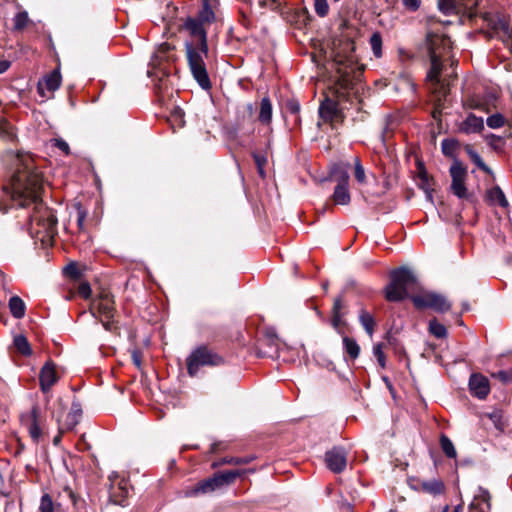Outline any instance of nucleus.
I'll return each mask as SVG.
<instances>
[{"instance_id":"1","label":"nucleus","mask_w":512,"mask_h":512,"mask_svg":"<svg viewBox=\"0 0 512 512\" xmlns=\"http://www.w3.org/2000/svg\"><path fill=\"white\" fill-rule=\"evenodd\" d=\"M16 162L17 171L12 176L10 187H4V191L19 207L34 205V211L30 215L29 233L43 245H50L57 234V218L40 198L42 176L34 169L30 156L17 154Z\"/></svg>"},{"instance_id":"2","label":"nucleus","mask_w":512,"mask_h":512,"mask_svg":"<svg viewBox=\"0 0 512 512\" xmlns=\"http://www.w3.org/2000/svg\"><path fill=\"white\" fill-rule=\"evenodd\" d=\"M184 29L194 38V40L185 43L189 69L199 86L208 90L211 88V81L204 61V58L208 56L205 25L196 18L189 17L184 23Z\"/></svg>"},{"instance_id":"3","label":"nucleus","mask_w":512,"mask_h":512,"mask_svg":"<svg viewBox=\"0 0 512 512\" xmlns=\"http://www.w3.org/2000/svg\"><path fill=\"white\" fill-rule=\"evenodd\" d=\"M391 281L385 288V297L390 302H399L408 297L409 290L417 285L414 273L405 267L391 272Z\"/></svg>"},{"instance_id":"4","label":"nucleus","mask_w":512,"mask_h":512,"mask_svg":"<svg viewBox=\"0 0 512 512\" xmlns=\"http://www.w3.org/2000/svg\"><path fill=\"white\" fill-rule=\"evenodd\" d=\"M89 310L94 318L99 319L105 330L110 332L116 330L114 321L116 310L113 296L109 292H101L100 295L92 301Z\"/></svg>"},{"instance_id":"5","label":"nucleus","mask_w":512,"mask_h":512,"mask_svg":"<svg viewBox=\"0 0 512 512\" xmlns=\"http://www.w3.org/2000/svg\"><path fill=\"white\" fill-rule=\"evenodd\" d=\"M241 475L239 470L215 473L213 476L198 482L188 493L191 496L208 494L231 485Z\"/></svg>"},{"instance_id":"6","label":"nucleus","mask_w":512,"mask_h":512,"mask_svg":"<svg viewBox=\"0 0 512 512\" xmlns=\"http://www.w3.org/2000/svg\"><path fill=\"white\" fill-rule=\"evenodd\" d=\"M223 363V357L206 346H199L186 359L187 371L190 376H195L201 367H215Z\"/></svg>"},{"instance_id":"7","label":"nucleus","mask_w":512,"mask_h":512,"mask_svg":"<svg viewBox=\"0 0 512 512\" xmlns=\"http://www.w3.org/2000/svg\"><path fill=\"white\" fill-rule=\"evenodd\" d=\"M22 426L27 430L34 443H39L42 439L46 427V417L39 406L34 405L30 411L22 413L20 416Z\"/></svg>"},{"instance_id":"8","label":"nucleus","mask_w":512,"mask_h":512,"mask_svg":"<svg viewBox=\"0 0 512 512\" xmlns=\"http://www.w3.org/2000/svg\"><path fill=\"white\" fill-rule=\"evenodd\" d=\"M411 300L418 309L429 308L436 312L443 313L449 311L451 308L450 302L444 295L432 291H424L420 294L413 295Z\"/></svg>"},{"instance_id":"9","label":"nucleus","mask_w":512,"mask_h":512,"mask_svg":"<svg viewBox=\"0 0 512 512\" xmlns=\"http://www.w3.org/2000/svg\"><path fill=\"white\" fill-rule=\"evenodd\" d=\"M332 175L336 181V186L332 194V200L336 205H348L351 201L349 192V174L346 169L335 167Z\"/></svg>"},{"instance_id":"10","label":"nucleus","mask_w":512,"mask_h":512,"mask_svg":"<svg viewBox=\"0 0 512 512\" xmlns=\"http://www.w3.org/2000/svg\"><path fill=\"white\" fill-rule=\"evenodd\" d=\"M451 191L460 199L468 198L465 181L467 178V168L457 159H455L450 167Z\"/></svg>"},{"instance_id":"11","label":"nucleus","mask_w":512,"mask_h":512,"mask_svg":"<svg viewBox=\"0 0 512 512\" xmlns=\"http://www.w3.org/2000/svg\"><path fill=\"white\" fill-rule=\"evenodd\" d=\"M348 452L339 446H335L325 453V463L329 470L334 473H341L346 469Z\"/></svg>"},{"instance_id":"12","label":"nucleus","mask_w":512,"mask_h":512,"mask_svg":"<svg viewBox=\"0 0 512 512\" xmlns=\"http://www.w3.org/2000/svg\"><path fill=\"white\" fill-rule=\"evenodd\" d=\"M440 58L441 57L435 54L430 56L431 67L427 73V80L432 83L435 91L439 90V92H441L443 95H446L448 93V88L440 80L442 71V63Z\"/></svg>"},{"instance_id":"13","label":"nucleus","mask_w":512,"mask_h":512,"mask_svg":"<svg viewBox=\"0 0 512 512\" xmlns=\"http://www.w3.org/2000/svg\"><path fill=\"white\" fill-rule=\"evenodd\" d=\"M58 379L55 364L52 361H47L41 368L39 374L41 391L43 393L49 392L52 386L57 383Z\"/></svg>"},{"instance_id":"14","label":"nucleus","mask_w":512,"mask_h":512,"mask_svg":"<svg viewBox=\"0 0 512 512\" xmlns=\"http://www.w3.org/2000/svg\"><path fill=\"white\" fill-rule=\"evenodd\" d=\"M427 47L429 56L432 54L438 55L441 57L442 52L451 48V41L449 37L445 35L428 33L427 34Z\"/></svg>"},{"instance_id":"15","label":"nucleus","mask_w":512,"mask_h":512,"mask_svg":"<svg viewBox=\"0 0 512 512\" xmlns=\"http://www.w3.org/2000/svg\"><path fill=\"white\" fill-rule=\"evenodd\" d=\"M319 115L325 122H338L342 120V113L336 101L326 98L319 107Z\"/></svg>"},{"instance_id":"16","label":"nucleus","mask_w":512,"mask_h":512,"mask_svg":"<svg viewBox=\"0 0 512 512\" xmlns=\"http://www.w3.org/2000/svg\"><path fill=\"white\" fill-rule=\"evenodd\" d=\"M469 389L472 395L483 400L490 392L489 381L481 374H472L469 379Z\"/></svg>"},{"instance_id":"17","label":"nucleus","mask_w":512,"mask_h":512,"mask_svg":"<svg viewBox=\"0 0 512 512\" xmlns=\"http://www.w3.org/2000/svg\"><path fill=\"white\" fill-rule=\"evenodd\" d=\"M490 510L491 495L487 489L479 486L469 505V512H490Z\"/></svg>"},{"instance_id":"18","label":"nucleus","mask_w":512,"mask_h":512,"mask_svg":"<svg viewBox=\"0 0 512 512\" xmlns=\"http://www.w3.org/2000/svg\"><path fill=\"white\" fill-rule=\"evenodd\" d=\"M61 73L59 69H55L49 75L45 76L42 81L38 83V92L41 96H45V90L54 93L61 85Z\"/></svg>"},{"instance_id":"19","label":"nucleus","mask_w":512,"mask_h":512,"mask_svg":"<svg viewBox=\"0 0 512 512\" xmlns=\"http://www.w3.org/2000/svg\"><path fill=\"white\" fill-rule=\"evenodd\" d=\"M81 416V404L78 401H73L64 423L61 424L59 428L60 432L62 433L64 430H72L79 423Z\"/></svg>"},{"instance_id":"20","label":"nucleus","mask_w":512,"mask_h":512,"mask_svg":"<svg viewBox=\"0 0 512 512\" xmlns=\"http://www.w3.org/2000/svg\"><path fill=\"white\" fill-rule=\"evenodd\" d=\"M484 128V122L482 117H478L474 114H469L467 118L461 123L460 131L471 134L478 133Z\"/></svg>"},{"instance_id":"21","label":"nucleus","mask_w":512,"mask_h":512,"mask_svg":"<svg viewBox=\"0 0 512 512\" xmlns=\"http://www.w3.org/2000/svg\"><path fill=\"white\" fill-rule=\"evenodd\" d=\"M486 200L491 205L498 204L503 208H507L509 205L504 192L499 186H494L486 192Z\"/></svg>"},{"instance_id":"22","label":"nucleus","mask_w":512,"mask_h":512,"mask_svg":"<svg viewBox=\"0 0 512 512\" xmlns=\"http://www.w3.org/2000/svg\"><path fill=\"white\" fill-rule=\"evenodd\" d=\"M173 49L174 48L169 43H162L154 52L150 66L155 68L162 61H168L171 58L170 52H172Z\"/></svg>"},{"instance_id":"23","label":"nucleus","mask_w":512,"mask_h":512,"mask_svg":"<svg viewBox=\"0 0 512 512\" xmlns=\"http://www.w3.org/2000/svg\"><path fill=\"white\" fill-rule=\"evenodd\" d=\"M128 495V489L126 483L121 481L118 487H112L110 492V501L116 505L126 506V497Z\"/></svg>"},{"instance_id":"24","label":"nucleus","mask_w":512,"mask_h":512,"mask_svg":"<svg viewBox=\"0 0 512 512\" xmlns=\"http://www.w3.org/2000/svg\"><path fill=\"white\" fill-rule=\"evenodd\" d=\"M438 8L445 15L463 14L458 0H439Z\"/></svg>"},{"instance_id":"25","label":"nucleus","mask_w":512,"mask_h":512,"mask_svg":"<svg viewBox=\"0 0 512 512\" xmlns=\"http://www.w3.org/2000/svg\"><path fill=\"white\" fill-rule=\"evenodd\" d=\"M359 322L364 328L365 332L371 337L374 334L376 322L371 313L365 309L359 311Z\"/></svg>"},{"instance_id":"26","label":"nucleus","mask_w":512,"mask_h":512,"mask_svg":"<svg viewBox=\"0 0 512 512\" xmlns=\"http://www.w3.org/2000/svg\"><path fill=\"white\" fill-rule=\"evenodd\" d=\"M0 140L4 142H14L16 133L13 126L3 117L0 116Z\"/></svg>"},{"instance_id":"27","label":"nucleus","mask_w":512,"mask_h":512,"mask_svg":"<svg viewBox=\"0 0 512 512\" xmlns=\"http://www.w3.org/2000/svg\"><path fill=\"white\" fill-rule=\"evenodd\" d=\"M9 309L14 318L21 319L25 315L26 306L20 297L12 296L9 300Z\"/></svg>"},{"instance_id":"28","label":"nucleus","mask_w":512,"mask_h":512,"mask_svg":"<svg viewBox=\"0 0 512 512\" xmlns=\"http://www.w3.org/2000/svg\"><path fill=\"white\" fill-rule=\"evenodd\" d=\"M258 118L263 124H269L272 120V104L268 97L261 100Z\"/></svg>"},{"instance_id":"29","label":"nucleus","mask_w":512,"mask_h":512,"mask_svg":"<svg viewBox=\"0 0 512 512\" xmlns=\"http://www.w3.org/2000/svg\"><path fill=\"white\" fill-rule=\"evenodd\" d=\"M343 347L345 350V353L352 359L355 360L358 358L360 354V346L356 342V340L345 336L343 338Z\"/></svg>"},{"instance_id":"30","label":"nucleus","mask_w":512,"mask_h":512,"mask_svg":"<svg viewBox=\"0 0 512 512\" xmlns=\"http://www.w3.org/2000/svg\"><path fill=\"white\" fill-rule=\"evenodd\" d=\"M204 25L210 24L215 20V13L209 6L208 0H204L203 7L196 17Z\"/></svg>"},{"instance_id":"31","label":"nucleus","mask_w":512,"mask_h":512,"mask_svg":"<svg viewBox=\"0 0 512 512\" xmlns=\"http://www.w3.org/2000/svg\"><path fill=\"white\" fill-rule=\"evenodd\" d=\"M465 151L468 154L472 162L482 171L490 173L489 167L484 163L480 155L472 148L471 145L465 147Z\"/></svg>"},{"instance_id":"32","label":"nucleus","mask_w":512,"mask_h":512,"mask_svg":"<svg viewBox=\"0 0 512 512\" xmlns=\"http://www.w3.org/2000/svg\"><path fill=\"white\" fill-rule=\"evenodd\" d=\"M14 346L16 349L25 356H29L32 354V349L27 338L23 335H17L14 338Z\"/></svg>"},{"instance_id":"33","label":"nucleus","mask_w":512,"mask_h":512,"mask_svg":"<svg viewBox=\"0 0 512 512\" xmlns=\"http://www.w3.org/2000/svg\"><path fill=\"white\" fill-rule=\"evenodd\" d=\"M440 446H441V449H442L443 453L448 458H455L457 456V452H456V449L454 447V444L449 439V437H447L444 434H442L440 436Z\"/></svg>"},{"instance_id":"34","label":"nucleus","mask_w":512,"mask_h":512,"mask_svg":"<svg viewBox=\"0 0 512 512\" xmlns=\"http://www.w3.org/2000/svg\"><path fill=\"white\" fill-rule=\"evenodd\" d=\"M460 2L463 15H466L469 18H473L476 16V7L478 5V0H458Z\"/></svg>"},{"instance_id":"35","label":"nucleus","mask_w":512,"mask_h":512,"mask_svg":"<svg viewBox=\"0 0 512 512\" xmlns=\"http://www.w3.org/2000/svg\"><path fill=\"white\" fill-rule=\"evenodd\" d=\"M429 331L436 338H444L447 335L446 327L436 319L430 320Z\"/></svg>"},{"instance_id":"36","label":"nucleus","mask_w":512,"mask_h":512,"mask_svg":"<svg viewBox=\"0 0 512 512\" xmlns=\"http://www.w3.org/2000/svg\"><path fill=\"white\" fill-rule=\"evenodd\" d=\"M422 487L426 492L434 495L441 494L444 491V484L439 480L423 482Z\"/></svg>"},{"instance_id":"37","label":"nucleus","mask_w":512,"mask_h":512,"mask_svg":"<svg viewBox=\"0 0 512 512\" xmlns=\"http://www.w3.org/2000/svg\"><path fill=\"white\" fill-rule=\"evenodd\" d=\"M370 45L372 52L376 58H380L382 56V37L380 33H373L370 37Z\"/></svg>"},{"instance_id":"38","label":"nucleus","mask_w":512,"mask_h":512,"mask_svg":"<svg viewBox=\"0 0 512 512\" xmlns=\"http://www.w3.org/2000/svg\"><path fill=\"white\" fill-rule=\"evenodd\" d=\"M354 170H355L354 171L355 179L360 184H365L366 183L365 169L358 157H356L354 160Z\"/></svg>"},{"instance_id":"39","label":"nucleus","mask_w":512,"mask_h":512,"mask_svg":"<svg viewBox=\"0 0 512 512\" xmlns=\"http://www.w3.org/2000/svg\"><path fill=\"white\" fill-rule=\"evenodd\" d=\"M458 142L454 139H444L441 143L442 152L446 156H453Z\"/></svg>"},{"instance_id":"40","label":"nucleus","mask_w":512,"mask_h":512,"mask_svg":"<svg viewBox=\"0 0 512 512\" xmlns=\"http://www.w3.org/2000/svg\"><path fill=\"white\" fill-rule=\"evenodd\" d=\"M253 158H254V161L256 163V166H257V169H258V173L259 175L264 178L265 177V166L267 164V157L261 153H258V152H254L253 153Z\"/></svg>"},{"instance_id":"41","label":"nucleus","mask_w":512,"mask_h":512,"mask_svg":"<svg viewBox=\"0 0 512 512\" xmlns=\"http://www.w3.org/2000/svg\"><path fill=\"white\" fill-rule=\"evenodd\" d=\"M383 347V343H377L373 346V355L377 359V362L381 366V368H385L386 366V357L383 352Z\"/></svg>"},{"instance_id":"42","label":"nucleus","mask_w":512,"mask_h":512,"mask_svg":"<svg viewBox=\"0 0 512 512\" xmlns=\"http://www.w3.org/2000/svg\"><path fill=\"white\" fill-rule=\"evenodd\" d=\"M39 511L40 512H55L54 511V503L49 494H44L41 497Z\"/></svg>"},{"instance_id":"43","label":"nucleus","mask_w":512,"mask_h":512,"mask_svg":"<svg viewBox=\"0 0 512 512\" xmlns=\"http://www.w3.org/2000/svg\"><path fill=\"white\" fill-rule=\"evenodd\" d=\"M419 178H420V188L426 193L427 197L429 199H431L432 198V189L430 187L429 178H428L426 171H421L419 173Z\"/></svg>"},{"instance_id":"44","label":"nucleus","mask_w":512,"mask_h":512,"mask_svg":"<svg viewBox=\"0 0 512 512\" xmlns=\"http://www.w3.org/2000/svg\"><path fill=\"white\" fill-rule=\"evenodd\" d=\"M314 9L318 16L325 17L329 12V5L327 0H313Z\"/></svg>"},{"instance_id":"45","label":"nucleus","mask_w":512,"mask_h":512,"mask_svg":"<svg viewBox=\"0 0 512 512\" xmlns=\"http://www.w3.org/2000/svg\"><path fill=\"white\" fill-rule=\"evenodd\" d=\"M504 117L501 114H494L487 118V125L492 129L500 128L504 125Z\"/></svg>"},{"instance_id":"46","label":"nucleus","mask_w":512,"mask_h":512,"mask_svg":"<svg viewBox=\"0 0 512 512\" xmlns=\"http://www.w3.org/2000/svg\"><path fill=\"white\" fill-rule=\"evenodd\" d=\"M250 462L249 458L246 457H225L219 464H230V465H243Z\"/></svg>"},{"instance_id":"47","label":"nucleus","mask_w":512,"mask_h":512,"mask_svg":"<svg viewBox=\"0 0 512 512\" xmlns=\"http://www.w3.org/2000/svg\"><path fill=\"white\" fill-rule=\"evenodd\" d=\"M342 309V302L340 298L335 299L333 304V324L337 326L340 322V310Z\"/></svg>"},{"instance_id":"48","label":"nucleus","mask_w":512,"mask_h":512,"mask_svg":"<svg viewBox=\"0 0 512 512\" xmlns=\"http://www.w3.org/2000/svg\"><path fill=\"white\" fill-rule=\"evenodd\" d=\"M76 211H77V224L80 229L83 228L84 222L87 216V211L81 206L80 203H77L75 205Z\"/></svg>"},{"instance_id":"49","label":"nucleus","mask_w":512,"mask_h":512,"mask_svg":"<svg viewBox=\"0 0 512 512\" xmlns=\"http://www.w3.org/2000/svg\"><path fill=\"white\" fill-rule=\"evenodd\" d=\"M91 287L88 282H82L78 286V294L84 298L88 299L91 296Z\"/></svg>"},{"instance_id":"50","label":"nucleus","mask_w":512,"mask_h":512,"mask_svg":"<svg viewBox=\"0 0 512 512\" xmlns=\"http://www.w3.org/2000/svg\"><path fill=\"white\" fill-rule=\"evenodd\" d=\"M51 142L55 147L61 150L65 155L70 154V148L68 143L63 139H52Z\"/></svg>"},{"instance_id":"51","label":"nucleus","mask_w":512,"mask_h":512,"mask_svg":"<svg viewBox=\"0 0 512 512\" xmlns=\"http://www.w3.org/2000/svg\"><path fill=\"white\" fill-rule=\"evenodd\" d=\"M286 110L291 114L297 115L300 111V104L297 100L291 99L286 102Z\"/></svg>"},{"instance_id":"52","label":"nucleus","mask_w":512,"mask_h":512,"mask_svg":"<svg viewBox=\"0 0 512 512\" xmlns=\"http://www.w3.org/2000/svg\"><path fill=\"white\" fill-rule=\"evenodd\" d=\"M171 121L182 126L184 124V112L180 108H176L171 114Z\"/></svg>"},{"instance_id":"53","label":"nucleus","mask_w":512,"mask_h":512,"mask_svg":"<svg viewBox=\"0 0 512 512\" xmlns=\"http://www.w3.org/2000/svg\"><path fill=\"white\" fill-rule=\"evenodd\" d=\"M131 358L133 364L140 369L142 365V353L139 350L134 349L131 352Z\"/></svg>"},{"instance_id":"54","label":"nucleus","mask_w":512,"mask_h":512,"mask_svg":"<svg viewBox=\"0 0 512 512\" xmlns=\"http://www.w3.org/2000/svg\"><path fill=\"white\" fill-rule=\"evenodd\" d=\"M496 376L503 382V383H510L512 382V371H499Z\"/></svg>"},{"instance_id":"55","label":"nucleus","mask_w":512,"mask_h":512,"mask_svg":"<svg viewBox=\"0 0 512 512\" xmlns=\"http://www.w3.org/2000/svg\"><path fill=\"white\" fill-rule=\"evenodd\" d=\"M402 1H403V5L407 9L412 10V11L417 10L420 6V0H402Z\"/></svg>"},{"instance_id":"56","label":"nucleus","mask_w":512,"mask_h":512,"mask_svg":"<svg viewBox=\"0 0 512 512\" xmlns=\"http://www.w3.org/2000/svg\"><path fill=\"white\" fill-rule=\"evenodd\" d=\"M27 21V14L26 13H19L15 18V27L16 28H22Z\"/></svg>"},{"instance_id":"57","label":"nucleus","mask_w":512,"mask_h":512,"mask_svg":"<svg viewBox=\"0 0 512 512\" xmlns=\"http://www.w3.org/2000/svg\"><path fill=\"white\" fill-rule=\"evenodd\" d=\"M446 95H443L441 92H438V95H437V106L435 108V110L433 111V118L434 119H437L441 113V100H442V97H445Z\"/></svg>"},{"instance_id":"58","label":"nucleus","mask_w":512,"mask_h":512,"mask_svg":"<svg viewBox=\"0 0 512 512\" xmlns=\"http://www.w3.org/2000/svg\"><path fill=\"white\" fill-rule=\"evenodd\" d=\"M259 5L263 8L269 7L271 9L275 8V0H259Z\"/></svg>"},{"instance_id":"59","label":"nucleus","mask_w":512,"mask_h":512,"mask_svg":"<svg viewBox=\"0 0 512 512\" xmlns=\"http://www.w3.org/2000/svg\"><path fill=\"white\" fill-rule=\"evenodd\" d=\"M389 121H390V118H387L386 119V125H385V127L383 129V132H382L383 141L385 140V137H386L387 133L390 132Z\"/></svg>"},{"instance_id":"60","label":"nucleus","mask_w":512,"mask_h":512,"mask_svg":"<svg viewBox=\"0 0 512 512\" xmlns=\"http://www.w3.org/2000/svg\"><path fill=\"white\" fill-rule=\"evenodd\" d=\"M9 67V63L6 61L0 62V74L4 73Z\"/></svg>"},{"instance_id":"61","label":"nucleus","mask_w":512,"mask_h":512,"mask_svg":"<svg viewBox=\"0 0 512 512\" xmlns=\"http://www.w3.org/2000/svg\"><path fill=\"white\" fill-rule=\"evenodd\" d=\"M404 80L407 83V85L410 86L411 90L414 92L416 89V85L412 82V80L408 77H406Z\"/></svg>"},{"instance_id":"62","label":"nucleus","mask_w":512,"mask_h":512,"mask_svg":"<svg viewBox=\"0 0 512 512\" xmlns=\"http://www.w3.org/2000/svg\"><path fill=\"white\" fill-rule=\"evenodd\" d=\"M453 512H463V505L462 504L457 505L454 508Z\"/></svg>"},{"instance_id":"63","label":"nucleus","mask_w":512,"mask_h":512,"mask_svg":"<svg viewBox=\"0 0 512 512\" xmlns=\"http://www.w3.org/2000/svg\"><path fill=\"white\" fill-rule=\"evenodd\" d=\"M490 418H491L494 422H496V421L498 420V418H499V415H498L497 413H493V414H491V415H490Z\"/></svg>"},{"instance_id":"64","label":"nucleus","mask_w":512,"mask_h":512,"mask_svg":"<svg viewBox=\"0 0 512 512\" xmlns=\"http://www.w3.org/2000/svg\"><path fill=\"white\" fill-rule=\"evenodd\" d=\"M59 442H60V436L58 435V436H56V437L53 439V443H54L55 445H57Z\"/></svg>"}]
</instances>
